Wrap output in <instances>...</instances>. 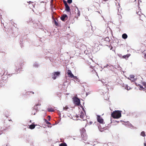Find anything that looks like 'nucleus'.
Listing matches in <instances>:
<instances>
[{
  "label": "nucleus",
  "instance_id": "33",
  "mask_svg": "<svg viewBox=\"0 0 146 146\" xmlns=\"http://www.w3.org/2000/svg\"><path fill=\"white\" fill-rule=\"evenodd\" d=\"M144 145L145 146H146V143H144Z\"/></svg>",
  "mask_w": 146,
  "mask_h": 146
},
{
  "label": "nucleus",
  "instance_id": "14",
  "mask_svg": "<svg viewBox=\"0 0 146 146\" xmlns=\"http://www.w3.org/2000/svg\"><path fill=\"white\" fill-rule=\"evenodd\" d=\"M54 24H55L56 26H58V20H56L55 19H54Z\"/></svg>",
  "mask_w": 146,
  "mask_h": 146
},
{
  "label": "nucleus",
  "instance_id": "3",
  "mask_svg": "<svg viewBox=\"0 0 146 146\" xmlns=\"http://www.w3.org/2000/svg\"><path fill=\"white\" fill-rule=\"evenodd\" d=\"M74 102L75 105L79 106L80 104V99L77 97H75L73 98Z\"/></svg>",
  "mask_w": 146,
  "mask_h": 146
},
{
  "label": "nucleus",
  "instance_id": "30",
  "mask_svg": "<svg viewBox=\"0 0 146 146\" xmlns=\"http://www.w3.org/2000/svg\"><path fill=\"white\" fill-rule=\"evenodd\" d=\"M64 5H65V4H67V2H66V1H64Z\"/></svg>",
  "mask_w": 146,
  "mask_h": 146
},
{
  "label": "nucleus",
  "instance_id": "31",
  "mask_svg": "<svg viewBox=\"0 0 146 146\" xmlns=\"http://www.w3.org/2000/svg\"><path fill=\"white\" fill-rule=\"evenodd\" d=\"M29 5H30L31 4H32V3H33V2H31V1L29 2Z\"/></svg>",
  "mask_w": 146,
  "mask_h": 146
},
{
  "label": "nucleus",
  "instance_id": "34",
  "mask_svg": "<svg viewBox=\"0 0 146 146\" xmlns=\"http://www.w3.org/2000/svg\"><path fill=\"white\" fill-rule=\"evenodd\" d=\"M76 117L78 118L79 117V116L78 115H77Z\"/></svg>",
  "mask_w": 146,
  "mask_h": 146
},
{
  "label": "nucleus",
  "instance_id": "28",
  "mask_svg": "<svg viewBox=\"0 0 146 146\" xmlns=\"http://www.w3.org/2000/svg\"><path fill=\"white\" fill-rule=\"evenodd\" d=\"M48 120L49 121H50V116H48Z\"/></svg>",
  "mask_w": 146,
  "mask_h": 146
},
{
  "label": "nucleus",
  "instance_id": "9",
  "mask_svg": "<svg viewBox=\"0 0 146 146\" xmlns=\"http://www.w3.org/2000/svg\"><path fill=\"white\" fill-rule=\"evenodd\" d=\"M65 10L67 12H70V9L68 4H65Z\"/></svg>",
  "mask_w": 146,
  "mask_h": 146
},
{
  "label": "nucleus",
  "instance_id": "5",
  "mask_svg": "<svg viewBox=\"0 0 146 146\" xmlns=\"http://www.w3.org/2000/svg\"><path fill=\"white\" fill-rule=\"evenodd\" d=\"M97 119L98 122L100 123L103 124L104 120L100 116L98 115H97Z\"/></svg>",
  "mask_w": 146,
  "mask_h": 146
},
{
  "label": "nucleus",
  "instance_id": "24",
  "mask_svg": "<svg viewBox=\"0 0 146 146\" xmlns=\"http://www.w3.org/2000/svg\"><path fill=\"white\" fill-rule=\"evenodd\" d=\"M72 2V0H67V2L68 3H71Z\"/></svg>",
  "mask_w": 146,
  "mask_h": 146
},
{
  "label": "nucleus",
  "instance_id": "2",
  "mask_svg": "<svg viewBox=\"0 0 146 146\" xmlns=\"http://www.w3.org/2000/svg\"><path fill=\"white\" fill-rule=\"evenodd\" d=\"M80 133L82 139L85 141L87 139V136L86 133V130L84 128H82L80 129Z\"/></svg>",
  "mask_w": 146,
  "mask_h": 146
},
{
  "label": "nucleus",
  "instance_id": "23",
  "mask_svg": "<svg viewBox=\"0 0 146 146\" xmlns=\"http://www.w3.org/2000/svg\"><path fill=\"white\" fill-rule=\"evenodd\" d=\"M143 85L144 86V89H145V87H146V83L145 82H143L142 83Z\"/></svg>",
  "mask_w": 146,
  "mask_h": 146
},
{
  "label": "nucleus",
  "instance_id": "21",
  "mask_svg": "<svg viewBox=\"0 0 146 146\" xmlns=\"http://www.w3.org/2000/svg\"><path fill=\"white\" fill-rule=\"evenodd\" d=\"M44 120L45 121V122H46L47 124H50V122H48L46 119H44Z\"/></svg>",
  "mask_w": 146,
  "mask_h": 146
},
{
  "label": "nucleus",
  "instance_id": "16",
  "mask_svg": "<svg viewBox=\"0 0 146 146\" xmlns=\"http://www.w3.org/2000/svg\"><path fill=\"white\" fill-rule=\"evenodd\" d=\"M129 56V54H126V55H124L123 56V58H127Z\"/></svg>",
  "mask_w": 146,
  "mask_h": 146
},
{
  "label": "nucleus",
  "instance_id": "38",
  "mask_svg": "<svg viewBox=\"0 0 146 146\" xmlns=\"http://www.w3.org/2000/svg\"><path fill=\"white\" fill-rule=\"evenodd\" d=\"M9 121H11V120H9Z\"/></svg>",
  "mask_w": 146,
  "mask_h": 146
},
{
  "label": "nucleus",
  "instance_id": "39",
  "mask_svg": "<svg viewBox=\"0 0 146 146\" xmlns=\"http://www.w3.org/2000/svg\"><path fill=\"white\" fill-rule=\"evenodd\" d=\"M34 93V92H33V94Z\"/></svg>",
  "mask_w": 146,
  "mask_h": 146
},
{
  "label": "nucleus",
  "instance_id": "12",
  "mask_svg": "<svg viewBox=\"0 0 146 146\" xmlns=\"http://www.w3.org/2000/svg\"><path fill=\"white\" fill-rule=\"evenodd\" d=\"M35 124H31L29 126V128L31 129H33L35 128Z\"/></svg>",
  "mask_w": 146,
  "mask_h": 146
},
{
  "label": "nucleus",
  "instance_id": "22",
  "mask_svg": "<svg viewBox=\"0 0 146 146\" xmlns=\"http://www.w3.org/2000/svg\"><path fill=\"white\" fill-rule=\"evenodd\" d=\"M33 110H37L38 108L37 107V106H34L33 107Z\"/></svg>",
  "mask_w": 146,
  "mask_h": 146
},
{
  "label": "nucleus",
  "instance_id": "7",
  "mask_svg": "<svg viewBox=\"0 0 146 146\" xmlns=\"http://www.w3.org/2000/svg\"><path fill=\"white\" fill-rule=\"evenodd\" d=\"M80 117L81 119H83V120H85L84 119L85 118V116L83 112H81L80 113Z\"/></svg>",
  "mask_w": 146,
  "mask_h": 146
},
{
  "label": "nucleus",
  "instance_id": "35",
  "mask_svg": "<svg viewBox=\"0 0 146 146\" xmlns=\"http://www.w3.org/2000/svg\"><path fill=\"white\" fill-rule=\"evenodd\" d=\"M144 90H146V86L145 87V89H144Z\"/></svg>",
  "mask_w": 146,
  "mask_h": 146
},
{
  "label": "nucleus",
  "instance_id": "32",
  "mask_svg": "<svg viewBox=\"0 0 146 146\" xmlns=\"http://www.w3.org/2000/svg\"><path fill=\"white\" fill-rule=\"evenodd\" d=\"M3 133V132L1 131H0V135H1Z\"/></svg>",
  "mask_w": 146,
  "mask_h": 146
},
{
  "label": "nucleus",
  "instance_id": "26",
  "mask_svg": "<svg viewBox=\"0 0 146 146\" xmlns=\"http://www.w3.org/2000/svg\"><path fill=\"white\" fill-rule=\"evenodd\" d=\"M41 105L40 104V103H38V104H37L36 105V106H40Z\"/></svg>",
  "mask_w": 146,
  "mask_h": 146
},
{
  "label": "nucleus",
  "instance_id": "11",
  "mask_svg": "<svg viewBox=\"0 0 146 146\" xmlns=\"http://www.w3.org/2000/svg\"><path fill=\"white\" fill-rule=\"evenodd\" d=\"M47 110L49 112H53L54 111V109L52 108H48Z\"/></svg>",
  "mask_w": 146,
  "mask_h": 146
},
{
  "label": "nucleus",
  "instance_id": "37",
  "mask_svg": "<svg viewBox=\"0 0 146 146\" xmlns=\"http://www.w3.org/2000/svg\"><path fill=\"white\" fill-rule=\"evenodd\" d=\"M29 7H32V6L29 5Z\"/></svg>",
  "mask_w": 146,
  "mask_h": 146
},
{
  "label": "nucleus",
  "instance_id": "15",
  "mask_svg": "<svg viewBox=\"0 0 146 146\" xmlns=\"http://www.w3.org/2000/svg\"><path fill=\"white\" fill-rule=\"evenodd\" d=\"M138 14H139V15L140 16V19L142 20V19H141V17H143L145 16L143 14H142L141 15H140V12H138Z\"/></svg>",
  "mask_w": 146,
  "mask_h": 146
},
{
  "label": "nucleus",
  "instance_id": "17",
  "mask_svg": "<svg viewBox=\"0 0 146 146\" xmlns=\"http://www.w3.org/2000/svg\"><path fill=\"white\" fill-rule=\"evenodd\" d=\"M59 146H67V144L65 143H61Z\"/></svg>",
  "mask_w": 146,
  "mask_h": 146
},
{
  "label": "nucleus",
  "instance_id": "10",
  "mask_svg": "<svg viewBox=\"0 0 146 146\" xmlns=\"http://www.w3.org/2000/svg\"><path fill=\"white\" fill-rule=\"evenodd\" d=\"M5 115L7 117H8L9 116V112L7 110H5L4 112Z\"/></svg>",
  "mask_w": 146,
  "mask_h": 146
},
{
  "label": "nucleus",
  "instance_id": "1",
  "mask_svg": "<svg viewBox=\"0 0 146 146\" xmlns=\"http://www.w3.org/2000/svg\"><path fill=\"white\" fill-rule=\"evenodd\" d=\"M111 117L115 119H118L121 116V111L115 110L112 113Z\"/></svg>",
  "mask_w": 146,
  "mask_h": 146
},
{
  "label": "nucleus",
  "instance_id": "19",
  "mask_svg": "<svg viewBox=\"0 0 146 146\" xmlns=\"http://www.w3.org/2000/svg\"><path fill=\"white\" fill-rule=\"evenodd\" d=\"M131 88H130L129 86H128L127 85L125 87V89L128 90H130Z\"/></svg>",
  "mask_w": 146,
  "mask_h": 146
},
{
  "label": "nucleus",
  "instance_id": "36",
  "mask_svg": "<svg viewBox=\"0 0 146 146\" xmlns=\"http://www.w3.org/2000/svg\"><path fill=\"white\" fill-rule=\"evenodd\" d=\"M113 47L112 46H111V48L110 49L111 50L112 49V48Z\"/></svg>",
  "mask_w": 146,
  "mask_h": 146
},
{
  "label": "nucleus",
  "instance_id": "13",
  "mask_svg": "<svg viewBox=\"0 0 146 146\" xmlns=\"http://www.w3.org/2000/svg\"><path fill=\"white\" fill-rule=\"evenodd\" d=\"M122 37L123 38L125 39L127 38V36L126 34L124 33L122 35Z\"/></svg>",
  "mask_w": 146,
  "mask_h": 146
},
{
  "label": "nucleus",
  "instance_id": "6",
  "mask_svg": "<svg viewBox=\"0 0 146 146\" xmlns=\"http://www.w3.org/2000/svg\"><path fill=\"white\" fill-rule=\"evenodd\" d=\"M68 16L66 14L60 17V19L63 21H65L68 19Z\"/></svg>",
  "mask_w": 146,
  "mask_h": 146
},
{
  "label": "nucleus",
  "instance_id": "4",
  "mask_svg": "<svg viewBox=\"0 0 146 146\" xmlns=\"http://www.w3.org/2000/svg\"><path fill=\"white\" fill-rule=\"evenodd\" d=\"M52 74L53 75L52 77V78L53 79L55 80L57 77L60 75V73L59 72H53Z\"/></svg>",
  "mask_w": 146,
  "mask_h": 146
},
{
  "label": "nucleus",
  "instance_id": "8",
  "mask_svg": "<svg viewBox=\"0 0 146 146\" xmlns=\"http://www.w3.org/2000/svg\"><path fill=\"white\" fill-rule=\"evenodd\" d=\"M67 74L68 76L71 78L74 76V75L72 73L71 71L70 70H68Z\"/></svg>",
  "mask_w": 146,
  "mask_h": 146
},
{
  "label": "nucleus",
  "instance_id": "29",
  "mask_svg": "<svg viewBox=\"0 0 146 146\" xmlns=\"http://www.w3.org/2000/svg\"><path fill=\"white\" fill-rule=\"evenodd\" d=\"M130 78L132 79L133 78H134V76L133 75L131 76Z\"/></svg>",
  "mask_w": 146,
  "mask_h": 146
},
{
  "label": "nucleus",
  "instance_id": "25",
  "mask_svg": "<svg viewBox=\"0 0 146 146\" xmlns=\"http://www.w3.org/2000/svg\"><path fill=\"white\" fill-rule=\"evenodd\" d=\"M139 86L140 88L142 89H143L142 90H143V89L144 90V88H143V86L140 85H139Z\"/></svg>",
  "mask_w": 146,
  "mask_h": 146
},
{
  "label": "nucleus",
  "instance_id": "20",
  "mask_svg": "<svg viewBox=\"0 0 146 146\" xmlns=\"http://www.w3.org/2000/svg\"><path fill=\"white\" fill-rule=\"evenodd\" d=\"M68 109V107L67 106H66L65 107L63 108V110H64L66 111Z\"/></svg>",
  "mask_w": 146,
  "mask_h": 146
},
{
  "label": "nucleus",
  "instance_id": "18",
  "mask_svg": "<svg viewBox=\"0 0 146 146\" xmlns=\"http://www.w3.org/2000/svg\"><path fill=\"white\" fill-rule=\"evenodd\" d=\"M141 135L142 136L144 137L145 135V133L144 131H142L141 133Z\"/></svg>",
  "mask_w": 146,
  "mask_h": 146
},
{
  "label": "nucleus",
  "instance_id": "27",
  "mask_svg": "<svg viewBox=\"0 0 146 146\" xmlns=\"http://www.w3.org/2000/svg\"><path fill=\"white\" fill-rule=\"evenodd\" d=\"M72 78H73L74 79H76L77 78V77L74 76H74L72 77Z\"/></svg>",
  "mask_w": 146,
  "mask_h": 146
}]
</instances>
